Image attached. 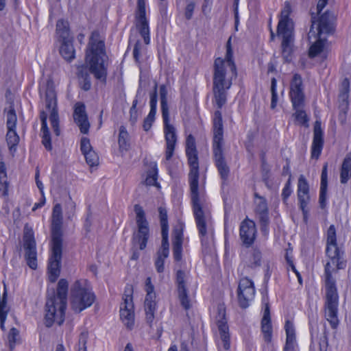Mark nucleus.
<instances>
[{
	"label": "nucleus",
	"mask_w": 351,
	"mask_h": 351,
	"mask_svg": "<svg viewBox=\"0 0 351 351\" xmlns=\"http://www.w3.org/2000/svg\"><path fill=\"white\" fill-rule=\"evenodd\" d=\"M326 237V253L330 261L325 265L326 300L324 315L331 327L336 328L339 324V295L335 280L332 274L336 269L344 268L346 263L343 258V252L337 244L336 230L334 225H330L328 228Z\"/></svg>",
	"instance_id": "1"
},
{
	"label": "nucleus",
	"mask_w": 351,
	"mask_h": 351,
	"mask_svg": "<svg viewBox=\"0 0 351 351\" xmlns=\"http://www.w3.org/2000/svg\"><path fill=\"white\" fill-rule=\"evenodd\" d=\"M186 154L191 168L189 177L193 214L199 234L201 237L202 243L204 245H206V239L208 234L210 219L209 215L203 210V207L199 197V163L197 152L186 153Z\"/></svg>",
	"instance_id": "2"
},
{
	"label": "nucleus",
	"mask_w": 351,
	"mask_h": 351,
	"mask_svg": "<svg viewBox=\"0 0 351 351\" xmlns=\"http://www.w3.org/2000/svg\"><path fill=\"white\" fill-rule=\"evenodd\" d=\"M62 207L58 204L53 206L51 225V256L48 266L49 280L56 282L60 274L63 249Z\"/></svg>",
	"instance_id": "3"
},
{
	"label": "nucleus",
	"mask_w": 351,
	"mask_h": 351,
	"mask_svg": "<svg viewBox=\"0 0 351 351\" xmlns=\"http://www.w3.org/2000/svg\"><path fill=\"white\" fill-rule=\"evenodd\" d=\"M68 282L60 279L58 283L57 294L53 293L46 302L45 324L47 327L53 323L61 325L64 320V313L66 306Z\"/></svg>",
	"instance_id": "4"
},
{
	"label": "nucleus",
	"mask_w": 351,
	"mask_h": 351,
	"mask_svg": "<svg viewBox=\"0 0 351 351\" xmlns=\"http://www.w3.org/2000/svg\"><path fill=\"white\" fill-rule=\"evenodd\" d=\"M222 49L226 51L225 58H217L215 60L213 86L230 88L232 77L237 75V69L232 60L231 45H223Z\"/></svg>",
	"instance_id": "5"
},
{
	"label": "nucleus",
	"mask_w": 351,
	"mask_h": 351,
	"mask_svg": "<svg viewBox=\"0 0 351 351\" xmlns=\"http://www.w3.org/2000/svg\"><path fill=\"white\" fill-rule=\"evenodd\" d=\"M223 130L221 113L219 110H217L215 112L213 119V154L215 165L221 178L223 180H226L228 177L230 170L223 155Z\"/></svg>",
	"instance_id": "6"
},
{
	"label": "nucleus",
	"mask_w": 351,
	"mask_h": 351,
	"mask_svg": "<svg viewBox=\"0 0 351 351\" xmlns=\"http://www.w3.org/2000/svg\"><path fill=\"white\" fill-rule=\"evenodd\" d=\"M95 300V295L86 280L81 279L73 282L71 287V305L77 313L90 307Z\"/></svg>",
	"instance_id": "7"
},
{
	"label": "nucleus",
	"mask_w": 351,
	"mask_h": 351,
	"mask_svg": "<svg viewBox=\"0 0 351 351\" xmlns=\"http://www.w3.org/2000/svg\"><path fill=\"white\" fill-rule=\"evenodd\" d=\"M107 60L104 45H89L86 50V63L90 72L98 80H106Z\"/></svg>",
	"instance_id": "8"
},
{
	"label": "nucleus",
	"mask_w": 351,
	"mask_h": 351,
	"mask_svg": "<svg viewBox=\"0 0 351 351\" xmlns=\"http://www.w3.org/2000/svg\"><path fill=\"white\" fill-rule=\"evenodd\" d=\"M335 15L329 11L321 14L316 23L312 16V25L308 34L309 44H324L326 35L331 33L335 28Z\"/></svg>",
	"instance_id": "9"
},
{
	"label": "nucleus",
	"mask_w": 351,
	"mask_h": 351,
	"mask_svg": "<svg viewBox=\"0 0 351 351\" xmlns=\"http://www.w3.org/2000/svg\"><path fill=\"white\" fill-rule=\"evenodd\" d=\"M291 12L290 3L286 1L280 12L277 27V37L282 44H291L294 42V24L293 20L289 17Z\"/></svg>",
	"instance_id": "10"
},
{
	"label": "nucleus",
	"mask_w": 351,
	"mask_h": 351,
	"mask_svg": "<svg viewBox=\"0 0 351 351\" xmlns=\"http://www.w3.org/2000/svg\"><path fill=\"white\" fill-rule=\"evenodd\" d=\"M134 212L138 230L134 234L133 242L134 244L138 245L139 249L143 250L146 247L149 237V225L145 218V213L140 205L134 206Z\"/></svg>",
	"instance_id": "11"
},
{
	"label": "nucleus",
	"mask_w": 351,
	"mask_h": 351,
	"mask_svg": "<svg viewBox=\"0 0 351 351\" xmlns=\"http://www.w3.org/2000/svg\"><path fill=\"white\" fill-rule=\"evenodd\" d=\"M46 108L49 112V121L56 136H59V115L57 108L56 93L52 85L48 83L45 93Z\"/></svg>",
	"instance_id": "12"
},
{
	"label": "nucleus",
	"mask_w": 351,
	"mask_h": 351,
	"mask_svg": "<svg viewBox=\"0 0 351 351\" xmlns=\"http://www.w3.org/2000/svg\"><path fill=\"white\" fill-rule=\"evenodd\" d=\"M23 247L27 264L31 269H36L37 267L36 244L32 229L27 228L25 229Z\"/></svg>",
	"instance_id": "13"
},
{
	"label": "nucleus",
	"mask_w": 351,
	"mask_h": 351,
	"mask_svg": "<svg viewBox=\"0 0 351 351\" xmlns=\"http://www.w3.org/2000/svg\"><path fill=\"white\" fill-rule=\"evenodd\" d=\"M289 97L293 105V108L304 106V86L303 84L301 75L298 73L294 74L292 80H291Z\"/></svg>",
	"instance_id": "14"
},
{
	"label": "nucleus",
	"mask_w": 351,
	"mask_h": 351,
	"mask_svg": "<svg viewBox=\"0 0 351 351\" xmlns=\"http://www.w3.org/2000/svg\"><path fill=\"white\" fill-rule=\"evenodd\" d=\"M123 302L120 306V317L123 324L129 328L134 324V304L132 287H128L123 296Z\"/></svg>",
	"instance_id": "15"
},
{
	"label": "nucleus",
	"mask_w": 351,
	"mask_h": 351,
	"mask_svg": "<svg viewBox=\"0 0 351 351\" xmlns=\"http://www.w3.org/2000/svg\"><path fill=\"white\" fill-rule=\"evenodd\" d=\"M254 295L255 288L253 282L247 278H241L237 289L239 306L243 308L248 307L250 303L253 300Z\"/></svg>",
	"instance_id": "16"
},
{
	"label": "nucleus",
	"mask_w": 351,
	"mask_h": 351,
	"mask_svg": "<svg viewBox=\"0 0 351 351\" xmlns=\"http://www.w3.org/2000/svg\"><path fill=\"white\" fill-rule=\"evenodd\" d=\"M136 26L139 35L143 38L144 44H149V29L148 21L145 16V2L144 0L137 1Z\"/></svg>",
	"instance_id": "17"
},
{
	"label": "nucleus",
	"mask_w": 351,
	"mask_h": 351,
	"mask_svg": "<svg viewBox=\"0 0 351 351\" xmlns=\"http://www.w3.org/2000/svg\"><path fill=\"white\" fill-rule=\"evenodd\" d=\"M164 122V132L166 141L165 158L167 160L171 159L173 154L175 145L177 141L176 129L169 123V116L162 117Z\"/></svg>",
	"instance_id": "18"
},
{
	"label": "nucleus",
	"mask_w": 351,
	"mask_h": 351,
	"mask_svg": "<svg viewBox=\"0 0 351 351\" xmlns=\"http://www.w3.org/2000/svg\"><path fill=\"white\" fill-rule=\"evenodd\" d=\"M255 199V211L258 215L259 221L261 223V230L262 232L266 235L269 232V217L267 204L264 197L260 196L257 193L254 194Z\"/></svg>",
	"instance_id": "19"
},
{
	"label": "nucleus",
	"mask_w": 351,
	"mask_h": 351,
	"mask_svg": "<svg viewBox=\"0 0 351 351\" xmlns=\"http://www.w3.org/2000/svg\"><path fill=\"white\" fill-rule=\"evenodd\" d=\"M216 322L218 326L221 339L223 342V348L225 350H228L230 348V335L226 319V311L222 306H218Z\"/></svg>",
	"instance_id": "20"
},
{
	"label": "nucleus",
	"mask_w": 351,
	"mask_h": 351,
	"mask_svg": "<svg viewBox=\"0 0 351 351\" xmlns=\"http://www.w3.org/2000/svg\"><path fill=\"white\" fill-rule=\"evenodd\" d=\"M187 275L182 270H178L176 274V283L178 287V298L181 305L185 308L189 309L191 307L190 300L188 297L187 289L186 287V280Z\"/></svg>",
	"instance_id": "21"
},
{
	"label": "nucleus",
	"mask_w": 351,
	"mask_h": 351,
	"mask_svg": "<svg viewBox=\"0 0 351 351\" xmlns=\"http://www.w3.org/2000/svg\"><path fill=\"white\" fill-rule=\"evenodd\" d=\"M256 229L255 223L250 219H245L240 226V237L244 245H251L256 238Z\"/></svg>",
	"instance_id": "22"
},
{
	"label": "nucleus",
	"mask_w": 351,
	"mask_h": 351,
	"mask_svg": "<svg viewBox=\"0 0 351 351\" xmlns=\"http://www.w3.org/2000/svg\"><path fill=\"white\" fill-rule=\"evenodd\" d=\"M324 145L323 132L321 122L316 121L314 125L313 139L311 146V157L318 158L321 154Z\"/></svg>",
	"instance_id": "23"
},
{
	"label": "nucleus",
	"mask_w": 351,
	"mask_h": 351,
	"mask_svg": "<svg viewBox=\"0 0 351 351\" xmlns=\"http://www.w3.org/2000/svg\"><path fill=\"white\" fill-rule=\"evenodd\" d=\"M73 119L80 132L86 134L90 127L87 114L85 110V106L82 103H77L75 106Z\"/></svg>",
	"instance_id": "24"
},
{
	"label": "nucleus",
	"mask_w": 351,
	"mask_h": 351,
	"mask_svg": "<svg viewBox=\"0 0 351 351\" xmlns=\"http://www.w3.org/2000/svg\"><path fill=\"white\" fill-rule=\"evenodd\" d=\"M56 36L60 44H70L73 42V36L69 30L68 21L62 19L56 23Z\"/></svg>",
	"instance_id": "25"
},
{
	"label": "nucleus",
	"mask_w": 351,
	"mask_h": 351,
	"mask_svg": "<svg viewBox=\"0 0 351 351\" xmlns=\"http://www.w3.org/2000/svg\"><path fill=\"white\" fill-rule=\"evenodd\" d=\"M328 337L325 328L321 331L313 330L311 332V346L314 349L317 348L319 351H327Z\"/></svg>",
	"instance_id": "26"
},
{
	"label": "nucleus",
	"mask_w": 351,
	"mask_h": 351,
	"mask_svg": "<svg viewBox=\"0 0 351 351\" xmlns=\"http://www.w3.org/2000/svg\"><path fill=\"white\" fill-rule=\"evenodd\" d=\"M145 291L147 295L145 300V312L154 313L156 306L155 301L156 293H154V287L152 283L150 278L146 279Z\"/></svg>",
	"instance_id": "27"
},
{
	"label": "nucleus",
	"mask_w": 351,
	"mask_h": 351,
	"mask_svg": "<svg viewBox=\"0 0 351 351\" xmlns=\"http://www.w3.org/2000/svg\"><path fill=\"white\" fill-rule=\"evenodd\" d=\"M150 111L147 117L145 119L143 123V128L145 131H148L155 119L157 106V86H155L154 91L150 95Z\"/></svg>",
	"instance_id": "28"
},
{
	"label": "nucleus",
	"mask_w": 351,
	"mask_h": 351,
	"mask_svg": "<svg viewBox=\"0 0 351 351\" xmlns=\"http://www.w3.org/2000/svg\"><path fill=\"white\" fill-rule=\"evenodd\" d=\"M40 119L41 121L42 143L47 150L50 151L52 149V146L47 123V114L45 111H42L40 114Z\"/></svg>",
	"instance_id": "29"
},
{
	"label": "nucleus",
	"mask_w": 351,
	"mask_h": 351,
	"mask_svg": "<svg viewBox=\"0 0 351 351\" xmlns=\"http://www.w3.org/2000/svg\"><path fill=\"white\" fill-rule=\"evenodd\" d=\"M285 328L287 338L284 351H294L295 337V328L293 323L287 320L285 323Z\"/></svg>",
	"instance_id": "30"
},
{
	"label": "nucleus",
	"mask_w": 351,
	"mask_h": 351,
	"mask_svg": "<svg viewBox=\"0 0 351 351\" xmlns=\"http://www.w3.org/2000/svg\"><path fill=\"white\" fill-rule=\"evenodd\" d=\"M327 171L328 165L325 164L323 167L321 175V186L319 198V202L322 208L325 207L326 203Z\"/></svg>",
	"instance_id": "31"
},
{
	"label": "nucleus",
	"mask_w": 351,
	"mask_h": 351,
	"mask_svg": "<svg viewBox=\"0 0 351 351\" xmlns=\"http://www.w3.org/2000/svg\"><path fill=\"white\" fill-rule=\"evenodd\" d=\"M351 179V154L346 155L340 169V182L345 184Z\"/></svg>",
	"instance_id": "32"
},
{
	"label": "nucleus",
	"mask_w": 351,
	"mask_h": 351,
	"mask_svg": "<svg viewBox=\"0 0 351 351\" xmlns=\"http://www.w3.org/2000/svg\"><path fill=\"white\" fill-rule=\"evenodd\" d=\"M182 237L183 234L182 231L176 230L174 232L173 241V252L174 259L177 261H180L182 258Z\"/></svg>",
	"instance_id": "33"
},
{
	"label": "nucleus",
	"mask_w": 351,
	"mask_h": 351,
	"mask_svg": "<svg viewBox=\"0 0 351 351\" xmlns=\"http://www.w3.org/2000/svg\"><path fill=\"white\" fill-rule=\"evenodd\" d=\"M229 88L221 86H213V93L215 102L219 108H221L226 102V91Z\"/></svg>",
	"instance_id": "34"
},
{
	"label": "nucleus",
	"mask_w": 351,
	"mask_h": 351,
	"mask_svg": "<svg viewBox=\"0 0 351 351\" xmlns=\"http://www.w3.org/2000/svg\"><path fill=\"white\" fill-rule=\"evenodd\" d=\"M6 142L10 152L11 153L15 152L16 146L19 143V136L16 132V129L8 130Z\"/></svg>",
	"instance_id": "35"
},
{
	"label": "nucleus",
	"mask_w": 351,
	"mask_h": 351,
	"mask_svg": "<svg viewBox=\"0 0 351 351\" xmlns=\"http://www.w3.org/2000/svg\"><path fill=\"white\" fill-rule=\"evenodd\" d=\"M167 94L168 90L167 86L165 85H161L160 86V99L162 117L169 116L167 104Z\"/></svg>",
	"instance_id": "36"
},
{
	"label": "nucleus",
	"mask_w": 351,
	"mask_h": 351,
	"mask_svg": "<svg viewBox=\"0 0 351 351\" xmlns=\"http://www.w3.org/2000/svg\"><path fill=\"white\" fill-rule=\"evenodd\" d=\"M308 56L311 58L317 56L326 58L327 56V51L325 49V45H310Z\"/></svg>",
	"instance_id": "37"
},
{
	"label": "nucleus",
	"mask_w": 351,
	"mask_h": 351,
	"mask_svg": "<svg viewBox=\"0 0 351 351\" xmlns=\"http://www.w3.org/2000/svg\"><path fill=\"white\" fill-rule=\"evenodd\" d=\"M261 330L265 341L270 342L272 336V326L271 319H262Z\"/></svg>",
	"instance_id": "38"
},
{
	"label": "nucleus",
	"mask_w": 351,
	"mask_h": 351,
	"mask_svg": "<svg viewBox=\"0 0 351 351\" xmlns=\"http://www.w3.org/2000/svg\"><path fill=\"white\" fill-rule=\"evenodd\" d=\"M298 197L300 202V208L303 213L304 221L306 222L308 214L306 207L310 199L309 195L308 193H298Z\"/></svg>",
	"instance_id": "39"
},
{
	"label": "nucleus",
	"mask_w": 351,
	"mask_h": 351,
	"mask_svg": "<svg viewBox=\"0 0 351 351\" xmlns=\"http://www.w3.org/2000/svg\"><path fill=\"white\" fill-rule=\"evenodd\" d=\"M158 169L156 164H154L150 170L148 171L145 183L147 186H154L157 184Z\"/></svg>",
	"instance_id": "40"
},
{
	"label": "nucleus",
	"mask_w": 351,
	"mask_h": 351,
	"mask_svg": "<svg viewBox=\"0 0 351 351\" xmlns=\"http://www.w3.org/2000/svg\"><path fill=\"white\" fill-rule=\"evenodd\" d=\"M60 53L67 61H71L75 58V49L73 45H60Z\"/></svg>",
	"instance_id": "41"
},
{
	"label": "nucleus",
	"mask_w": 351,
	"mask_h": 351,
	"mask_svg": "<svg viewBox=\"0 0 351 351\" xmlns=\"http://www.w3.org/2000/svg\"><path fill=\"white\" fill-rule=\"evenodd\" d=\"M6 127L8 130L16 129L17 117L14 108L10 106L6 116Z\"/></svg>",
	"instance_id": "42"
},
{
	"label": "nucleus",
	"mask_w": 351,
	"mask_h": 351,
	"mask_svg": "<svg viewBox=\"0 0 351 351\" xmlns=\"http://www.w3.org/2000/svg\"><path fill=\"white\" fill-rule=\"evenodd\" d=\"M168 231L169 230H161L162 234V244L160 249L157 252L162 253L163 256H168L169 253V244L168 241Z\"/></svg>",
	"instance_id": "43"
},
{
	"label": "nucleus",
	"mask_w": 351,
	"mask_h": 351,
	"mask_svg": "<svg viewBox=\"0 0 351 351\" xmlns=\"http://www.w3.org/2000/svg\"><path fill=\"white\" fill-rule=\"evenodd\" d=\"M195 5L196 3L195 0H185L184 16L186 20L189 21L192 19Z\"/></svg>",
	"instance_id": "44"
},
{
	"label": "nucleus",
	"mask_w": 351,
	"mask_h": 351,
	"mask_svg": "<svg viewBox=\"0 0 351 351\" xmlns=\"http://www.w3.org/2000/svg\"><path fill=\"white\" fill-rule=\"evenodd\" d=\"M128 133L124 126H121L119 129V145L121 149H127L128 147Z\"/></svg>",
	"instance_id": "45"
},
{
	"label": "nucleus",
	"mask_w": 351,
	"mask_h": 351,
	"mask_svg": "<svg viewBox=\"0 0 351 351\" xmlns=\"http://www.w3.org/2000/svg\"><path fill=\"white\" fill-rule=\"evenodd\" d=\"M304 106H300L298 108H293L295 110L294 117L295 120L301 125H306L308 121L307 116L304 110H303Z\"/></svg>",
	"instance_id": "46"
},
{
	"label": "nucleus",
	"mask_w": 351,
	"mask_h": 351,
	"mask_svg": "<svg viewBox=\"0 0 351 351\" xmlns=\"http://www.w3.org/2000/svg\"><path fill=\"white\" fill-rule=\"evenodd\" d=\"M261 254L257 250H254L249 257L248 265L250 267H256L261 265Z\"/></svg>",
	"instance_id": "47"
},
{
	"label": "nucleus",
	"mask_w": 351,
	"mask_h": 351,
	"mask_svg": "<svg viewBox=\"0 0 351 351\" xmlns=\"http://www.w3.org/2000/svg\"><path fill=\"white\" fill-rule=\"evenodd\" d=\"M83 155L85 157L87 164L90 167L97 166L99 165V156L94 150L86 152Z\"/></svg>",
	"instance_id": "48"
},
{
	"label": "nucleus",
	"mask_w": 351,
	"mask_h": 351,
	"mask_svg": "<svg viewBox=\"0 0 351 351\" xmlns=\"http://www.w3.org/2000/svg\"><path fill=\"white\" fill-rule=\"evenodd\" d=\"M158 212L161 226V230H169L167 210L163 207H159Z\"/></svg>",
	"instance_id": "49"
},
{
	"label": "nucleus",
	"mask_w": 351,
	"mask_h": 351,
	"mask_svg": "<svg viewBox=\"0 0 351 351\" xmlns=\"http://www.w3.org/2000/svg\"><path fill=\"white\" fill-rule=\"evenodd\" d=\"M276 80L273 77L271 80V108L274 109L276 107L278 101V95L276 91Z\"/></svg>",
	"instance_id": "50"
},
{
	"label": "nucleus",
	"mask_w": 351,
	"mask_h": 351,
	"mask_svg": "<svg viewBox=\"0 0 351 351\" xmlns=\"http://www.w3.org/2000/svg\"><path fill=\"white\" fill-rule=\"evenodd\" d=\"M309 187L304 176H300L298 179V193H308Z\"/></svg>",
	"instance_id": "51"
},
{
	"label": "nucleus",
	"mask_w": 351,
	"mask_h": 351,
	"mask_svg": "<svg viewBox=\"0 0 351 351\" xmlns=\"http://www.w3.org/2000/svg\"><path fill=\"white\" fill-rule=\"evenodd\" d=\"M168 256H163L162 253L157 252V257L155 261V267L158 273H162L164 271L165 260Z\"/></svg>",
	"instance_id": "52"
},
{
	"label": "nucleus",
	"mask_w": 351,
	"mask_h": 351,
	"mask_svg": "<svg viewBox=\"0 0 351 351\" xmlns=\"http://www.w3.org/2000/svg\"><path fill=\"white\" fill-rule=\"evenodd\" d=\"M197 152L195 146V138L191 135H189L186 141V153Z\"/></svg>",
	"instance_id": "53"
},
{
	"label": "nucleus",
	"mask_w": 351,
	"mask_h": 351,
	"mask_svg": "<svg viewBox=\"0 0 351 351\" xmlns=\"http://www.w3.org/2000/svg\"><path fill=\"white\" fill-rule=\"evenodd\" d=\"M104 38L97 31H94L90 38L89 44H104Z\"/></svg>",
	"instance_id": "54"
},
{
	"label": "nucleus",
	"mask_w": 351,
	"mask_h": 351,
	"mask_svg": "<svg viewBox=\"0 0 351 351\" xmlns=\"http://www.w3.org/2000/svg\"><path fill=\"white\" fill-rule=\"evenodd\" d=\"M80 149L82 154H86V152H90L93 149V147L90 145V141L86 137H83L81 139L80 142Z\"/></svg>",
	"instance_id": "55"
},
{
	"label": "nucleus",
	"mask_w": 351,
	"mask_h": 351,
	"mask_svg": "<svg viewBox=\"0 0 351 351\" xmlns=\"http://www.w3.org/2000/svg\"><path fill=\"white\" fill-rule=\"evenodd\" d=\"M18 335L19 331L15 328H11L8 334V341L10 349H13L14 344L16 343V338L18 336Z\"/></svg>",
	"instance_id": "56"
},
{
	"label": "nucleus",
	"mask_w": 351,
	"mask_h": 351,
	"mask_svg": "<svg viewBox=\"0 0 351 351\" xmlns=\"http://www.w3.org/2000/svg\"><path fill=\"white\" fill-rule=\"evenodd\" d=\"M0 191L3 192V195H6L8 193L6 173H0Z\"/></svg>",
	"instance_id": "57"
},
{
	"label": "nucleus",
	"mask_w": 351,
	"mask_h": 351,
	"mask_svg": "<svg viewBox=\"0 0 351 351\" xmlns=\"http://www.w3.org/2000/svg\"><path fill=\"white\" fill-rule=\"evenodd\" d=\"M88 332H81V334L79 337V340H78V344H77L78 348L86 347V342L88 340Z\"/></svg>",
	"instance_id": "58"
},
{
	"label": "nucleus",
	"mask_w": 351,
	"mask_h": 351,
	"mask_svg": "<svg viewBox=\"0 0 351 351\" xmlns=\"http://www.w3.org/2000/svg\"><path fill=\"white\" fill-rule=\"evenodd\" d=\"M291 193V189L290 181L289 180L286 183V184L282 190V197L285 202L288 199V197L290 196Z\"/></svg>",
	"instance_id": "59"
},
{
	"label": "nucleus",
	"mask_w": 351,
	"mask_h": 351,
	"mask_svg": "<svg viewBox=\"0 0 351 351\" xmlns=\"http://www.w3.org/2000/svg\"><path fill=\"white\" fill-rule=\"evenodd\" d=\"M328 0H319L317 5V14H320L322 10L324 9V8L327 4Z\"/></svg>",
	"instance_id": "60"
},
{
	"label": "nucleus",
	"mask_w": 351,
	"mask_h": 351,
	"mask_svg": "<svg viewBox=\"0 0 351 351\" xmlns=\"http://www.w3.org/2000/svg\"><path fill=\"white\" fill-rule=\"evenodd\" d=\"M67 208L70 210L71 213H74L76 208L75 202L72 199L71 197L69 196V201L67 202Z\"/></svg>",
	"instance_id": "61"
},
{
	"label": "nucleus",
	"mask_w": 351,
	"mask_h": 351,
	"mask_svg": "<svg viewBox=\"0 0 351 351\" xmlns=\"http://www.w3.org/2000/svg\"><path fill=\"white\" fill-rule=\"evenodd\" d=\"M262 319H271L269 306V304L267 302L265 303V308H264L263 317Z\"/></svg>",
	"instance_id": "62"
},
{
	"label": "nucleus",
	"mask_w": 351,
	"mask_h": 351,
	"mask_svg": "<svg viewBox=\"0 0 351 351\" xmlns=\"http://www.w3.org/2000/svg\"><path fill=\"white\" fill-rule=\"evenodd\" d=\"M45 203V196H43V198L40 202L34 204V205L32 208V210L35 211L38 208H41L42 206H44Z\"/></svg>",
	"instance_id": "63"
},
{
	"label": "nucleus",
	"mask_w": 351,
	"mask_h": 351,
	"mask_svg": "<svg viewBox=\"0 0 351 351\" xmlns=\"http://www.w3.org/2000/svg\"><path fill=\"white\" fill-rule=\"evenodd\" d=\"M342 86H343V90H344V93L343 95V97H346V94L348 91V88H349V82L347 79H345L343 82H342Z\"/></svg>",
	"instance_id": "64"
}]
</instances>
